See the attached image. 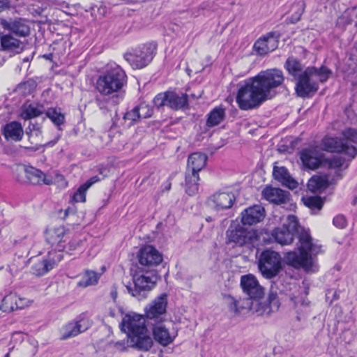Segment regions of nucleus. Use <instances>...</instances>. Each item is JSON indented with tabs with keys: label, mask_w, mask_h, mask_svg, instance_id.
<instances>
[{
	"label": "nucleus",
	"mask_w": 357,
	"mask_h": 357,
	"mask_svg": "<svg viewBox=\"0 0 357 357\" xmlns=\"http://www.w3.org/2000/svg\"><path fill=\"white\" fill-rule=\"evenodd\" d=\"M295 236L298 239L299 253L296 251L285 253L286 264L296 269L302 268L306 273L317 272L319 266L316 256L321 252V247L314 241L308 230L299 225L295 215H288L282 226L275 228L271 233L274 241L282 245L291 244Z\"/></svg>",
	"instance_id": "obj_1"
},
{
	"label": "nucleus",
	"mask_w": 357,
	"mask_h": 357,
	"mask_svg": "<svg viewBox=\"0 0 357 357\" xmlns=\"http://www.w3.org/2000/svg\"><path fill=\"white\" fill-rule=\"evenodd\" d=\"M283 73L277 68L261 71L256 76L245 81L238 91L236 102L239 107L248 110L259 106L275 94V89L282 86Z\"/></svg>",
	"instance_id": "obj_2"
},
{
	"label": "nucleus",
	"mask_w": 357,
	"mask_h": 357,
	"mask_svg": "<svg viewBox=\"0 0 357 357\" xmlns=\"http://www.w3.org/2000/svg\"><path fill=\"white\" fill-rule=\"evenodd\" d=\"M127 83L125 71L118 65H111L106 71L98 78L96 83V90L103 96H111L109 103L118 105L123 100V96L119 92Z\"/></svg>",
	"instance_id": "obj_3"
},
{
	"label": "nucleus",
	"mask_w": 357,
	"mask_h": 357,
	"mask_svg": "<svg viewBox=\"0 0 357 357\" xmlns=\"http://www.w3.org/2000/svg\"><path fill=\"white\" fill-rule=\"evenodd\" d=\"M342 137L327 135L320 142V149L326 152L342 153L352 160L357 155V130L347 128L342 131Z\"/></svg>",
	"instance_id": "obj_4"
},
{
	"label": "nucleus",
	"mask_w": 357,
	"mask_h": 357,
	"mask_svg": "<svg viewBox=\"0 0 357 357\" xmlns=\"http://www.w3.org/2000/svg\"><path fill=\"white\" fill-rule=\"evenodd\" d=\"M332 72L325 66L319 68L307 67L296 78L295 90L301 98L312 96L319 89V83H324L331 76Z\"/></svg>",
	"instance_id": "obj_5"
},
{
	"label": "nucleus",
	"mask_w": 357,
	"mask_h": 357,
	"mask_svg": "<svg viewBox=\"0 0 357 357\" xmlns=\"http://www.w3.org/2000/svg\"><path fill=\"white\" fill-rule=\"evenodd\" d=\"M158 280V276L153 271H144L142 269L135 273L132 276V284L126 285V289L129 294L138 300L146 297L147 293L155 286Z\"/></svg>",
	"instance_id": "obj_6"
},
{
	"label": "nucleus",
	"mask_w": 357,
	"mask_h": 357,
	"mask_svg": "<svg viewBox=\"0 0 357 357\" xmlns=\"http://www.w3.org/2000/svg\"><path fill=\"white\" fill-rule=\"evenodd\" d=\"M257 259L259 271L266 279L277 277L282 270V257L276 251L264 250L257 255Z\"/></svg>",
	"instance_id": "obj_7"
},
{
	"label": "nucleus",
	"mask_w": 357,
	"mask_h": 357,
	"mask_svg": "<svg viewBox=\"0 0 357 357\" xmlns=\"http://www.w3.org/2000/svg\"><path fill=\"white\" fill-rule=\"evenodd\" d=\"M155 51V43H146L127 52L124 54V59L132 68L140 69L146 67L152 61Z\"/></svg>",
	"instance_id": "obj_8"
},
{
	"label": "nucleus",
	"mask_w": 357,
	"mask_h": 357,
	"mask_svg": "<svg viewBox=\"0 0 357 357\" xmlns=\"http://www.w3.org/2000/svg\"><path fill=\"white\" fill-rule=\"evenodd\" d=\"M261 236L262 235H258L255 230H248L241 226L230 227L227 231L229 242H232L239 246L245 245L255 246L257 241L261 240Z\"/></svg>",
	"instance_id": "obj_9"
},
{
	"label": "nucleus",
	"mask_w": 357,
	"mask_h": 357,
	"mask_svg": "<svg viewBox=\"0 0 357 357\" xmlns=\"http://www.w3.org/2000/svg\"><path fill=\"white\" fill-rule=\"evenodd\" d=\"M138 260L140 267L138 269L152 271L151 268L158 266L162 261V255L151 245H146L141 248L138 254Z\"/></svg>",
	"instance_id": "obj_10"
},
{
	"label": "nucleus",
	"mask_w": 357,
	"mask_h": 357,
	"mask_svg": "<svg viewBox=\"0 0 357 357\" xmlns=\"http://www.w3.org/2000/svg\"><path fill=\"white\" fill-rule=\"evenodd\" d=\"M167 306V295L166 294H162L146 307L145 314L146 318L160 323L165 320Z\"/></svg>",
	"instance_id": "obj_11"
},
{
	"label": "nucleus",
	"mask_w": 357,
	"mask_h": 357,
	"mask_svg": "<svg viewBox=\"0 0 357 357\" xmlns=\"http://www.w3.org/2000/svg\"><path fill=\"white\" fill-rule=\"evenodd\" d=\"M45 237L46 241L60 252L66 248L70 232L63 226L54 227L46 229Z\"/></svg>",
	"instance_id": "obj_12"
},
{
	"label": "nucleus",
	"mask_w": 357,
	"mask_h": 357,
	"mask_svg": "<svg viewBox=\"0 0 357 357\" xmlns=\"http://www.w3.org/2000/svg\"><path fill=\"white\" fill-rule=\"evenodd\" d=\"M90 326L88 319L84 314H80L75 319L67 323L61 328V337L62 340H65L71 337H74L79 334L86 331Z\"/></svg>",
	"instance_id": "obj_13"
},
{
	"label": "nucleus",
	"mask_w": 357,
	"mask_h": 357,
	"mask_svg": "<svg viewBox=\"0 0 357 357\" xmlns=\"http://www.w3.org/2000/svg\"><path fill=\"white\" fill-rule=\"evenodd\" d=\"M303 165L309 169L315 170L320 167L325 160V155L317 146L303 149L299 153Z\"/></svg>",
	"instance_id": "obj_14"
},
{
	"label": "nucleus",
	"mask_w": 357,
	"mask_h": 357,
	"mask_svg": "<svg viewBox=\"0 0 357 357\" xmlns=\"http://www.w3.org/2000/svg\"><path fill=\"white\" fill-rule=\"evenodd\" d=\"M63 258V254L61 252H49L42 260L35 263L32 266L31 271L33 274L36 276H43L47 274L55 268Z\"/></svg>",
	"instance_id": "obj_15"
},
{
	"label": "nucleus",
	"mask_w": 357,
	"mask_h": 357,
	"mask_svg": "<svg viewBox=\"0 0 357 357\" xmlns=\"http://www.w3.org/2000/svg\"><path fill=\"white\" fill-rule=\"evenodd\" d=\"M280 36V33L271 31L260 37L254 44L255 51L260 56H264L273 52L278 46Z\"/></svg>",
	"instance_id": "obj_16"
},
{
	"label": "nucleus",
	"mask_w": 357,
	"mask_h": 357,
	"mask_svg": "<svg viewBox=\"0 0 357 357\" xmlns=\"http://www.w3.org/2000/svg\"><path fill=\"white\" fill-rule=\"evenodd\" d=\"M241 287L244 294L252 299H261L264 289L253 275H245L241 278Z\"/></svg>",
	"instance_id": "obj_17"
},
{
	"label": "nucleus",
	"mask_w": 357,
	"mask_h": 357,
	"mask_svg": "<svg viewBox=\"0 0 357 357\" xmlns=\"http://www.w3.org/2000/svg\"><path fill=\"white\" fill-rule=\"evenodd\" d=\"M121 324L124 331H127L130 338H131V336L142 334V332H147L145 318L140 314L126 315Z\"/></svg>",
	"instance_id": "obj_18"
},
{
	"label": "nucleus",
	"mask_w": 357,
	"mask_h": 357,
	"mask_svg": "<svg viewBox=\"0 0 357 357\" xmlns=\"http://www.w3.org/2000/svg\"><path fill=\"white\" fill-rule=\"evenodd\" d=\"M349 158L342 155H333L331 158H326L324 164L331 171H334V180H340L343 177V171L348 168L349 163Z\"/></svg>",
	"instance_id": "obj_19"
},
{
	"label": "nucleus",
	"mask_w": 357,
	"mask_h": 357,
	"mask_svg": "<svg viewBox=\"0 0 357 357\" xmlns=\"http://www.w3.org/2000/svg\"><path fill=\"white\" fill-rule=\"evenodd\" d=\"M279 307L280 302L278 294L271 290L267 301L262 302L261 299H255L254 312L261 316L269 315L271 312L277 311Z\"/></svg>",
	"instance_id": "obj_20"
},
{
	"label": "nucleus",
	"mask_w": 357,
	"mask_h": 357,
	"mask_svg": "<svg viewBox=\"0 0 357 357\" xmlns=\"http://www.w3.org/2000/svg\"><path fill=\"white\" fill-rule=\"evenodd\" d=\"M23 172L26 178L24 182L32 185H50L53 183L52 179L46 175L39 169L32 166H24Z\"/></svg>",
	"instance_id": "obj_21"
},
{
	"label": "nucleus",
	"mask_w": 357,
	"mask_h": 357,
	"mask_svg": "<svg viewBox=\"0 0 357 357\" xmlns=\"http://www.w3.org/2000/svg\"><path fill=\"white\" fill-rule=\"evenodd\" d=\"M265 210L260 205H255L245 209L241 213V222L244 225H256L264 220Z\"/></svg>",
	"instance_id": "obj_22"
},
{
	"label": "nucleus",
	"mask_w": 357,
	"mask_h": 357,
	"mask_svg": "<svg viewBox=\"0 0 357 357\" xmlns=\"http://www.w3.org/2000/svg\"><path fill=\"white\" fill-rule=\"evenodd\" d=\"M307 290L305 289L298 295L294 294L291 296V301L294 303V309L297 313L298 321L310 312V301L307 298Z\"/></svg>",
	"instance_id": "obj_23"
},
{
	"label": "nucleus",
	"mask_w": 357,
	"mask_h": 357,
	"mask_svg": "<svg viewBox=\"0 0 357 357\" xmlns=\"http://www.w3.org/2000/svg\"><path fill=\"white\" fill-rule=\"evenodd\" d=\"M0 24L5 29L9 30L13 33L20 37H26L30 33V28L27 23L22 20L8 21L0 18Z\"/></svg>",
	"instance_id": "obj_24"
},
{
	"label": "nucleus",
	"mask_w": 357,
	"mask_h": 357,
	"mask_svg": "<svg viewBox=\"0 0 357 357\" xmlns=\"http://www.w3.org/2000/svg\"><path fill=\"white\" fill-rule=\"evenodd\" d=\"M262 196L267 201L276 204L286 203L289 199V192L271 186H267L262 190Z\"/></svg>",
	"instance_id": "obj_25"
},
{
	"label": "nucleus",
	"mask_w": 357,
	"mask_h": 357,
	"mask_svg": "<svg viewBox=\"0 0 357 357\" xmlns=\"http://www.w3.org/2000/svg\"><path fill=\"white\" fill-rule=\"evenodd\" d=\"M45 108L43 104L26 101L22 106L20 116L24 120H31L44 114Z\"/></svg>",
	"instance_id": "obj_26"
},
{
	"label": "nucleus",
	"mask_w": 357,
	"mask_h": 357,
	"mask_svg": "<svg viewBox=\"0 0 357 357\" xmlns=\"http://www.w3.org/2000/svg\"><path fill=\"white\" fill-rule=\"evenodd\" d=\"M210 202L217 211L230 208L235 202V197L232 192H219L214 194Z\"/></svg>",
	"instance_id": "obj_27"
},
{
	"label": "nucleus",
	"mask_w": 357,
	"mask_h": 357,
	"mask_svg": "<svg viewBox=\"0 0 357 357\" xmlns=\"http://www.w3.org/2000/svg\"><path fill=\"white\" fill-rule=\"evenodd\" d=\"M26 134L28 136L29 141L31 144H34L33 147H26L28 149H31L33 151H38L41 147H52L54 146L58 141L61 138V133H57L54 139L51 141H49L44 144H41L42 139V131H33V130H26Z\"/></svg>",
	"instance_id": "obj_28"
},
{
	"label": "nucleus",
	"mask_w": 357,
	"mask_h": 357,
	"mask_svg": "<svg viewBox=\"0 0 357 357\" xmlns=\"http://www.w3.org/2000/svg\"><path fill=\"white\" fill-rule=\"evenodd\" d=\"M167 107L177 110L188 109V96L186 93H178L175 91H167Z\"/></svg>",
	"instance_id": "obj_29"
},
{
	"label": "nucleus",
	"mask_w": 357,
	"mask_h": 357,
	"mask_svg": "<svg viewBox=\"0 0 357 357\" xmlns=\"http://www.w3.org/2000/svg\"><path fill=\"white\" fill-rule=\"evenodd\" d=\"M273 175L275 180L289 189L294 190L298 187V183L291 176L287 169L284 167L275 166Z\"/></svg>",
	"instance_id": "obj_30"
},
{
	"label": "nucleus",
	"mask_w": 357,
	"mask_h": 357,
	"mask_svg": "<svg viewBox=\"0 0 357 357\" xmlns=\"http://www.w3.org/2000/svg\"><path fill=\"white\" fill-rule=\"evenodd\" d=\"M207 158L206 155L199 152L190 154L188 159L186 172L199 174V172L205 167Z\"/></svg>",
	"instance_id": "obj_31"
},
{
	"label": "nucleus",
	"mask_w": 357,
	"mask_h": 357,
	"mask_svg": "<svg viewBox=\"0 0 357 357\" xmlns=\"http://www.w3.org/2000/svg\"><path fill=\"white\" fill-rule=\"evenodd\" d=\"M3 135L7 140L19 142L24 135L23 128L17 121L10 122L3 127Z\"/></svg>",
	"instance_id": "obj_32"
},
{
	"label": "nucleus",
	"mask_w": 357,
	"mask_h": 357,
	"mask_svg": "<svg viewBox=\"0 0 357 357\" xmlns=\"http://www.w3.org/2000/svg\"><path fill=\"white\" fill-rule=\"evenodd\" d=\"M336 181L337 180H334V177L329 173L324 176L312 177L309 180L307 187L310 190L316 191L326 188Z\"/></svg>",
	"instance_id": "obj_33"
},
{
	"label": "nucleus",
	"mask_w": 357,
	"mask_h": 357,
	"mask_svg": "<svg viewBox=\"0 0 357 357\" xmlns=\"http://www.w3.org/2000/svg\"><path fill=\"white\" fill-rule=\"evenodd\" d=\"M130 339L132 347L144 351H149L153 344L152 338L146 335V332L131 336Z\"/></svg>",
	"instance_id": "obj_34"
},
{
	"label": "nucleus",
	"mask_w": 357,
	"mask_h": 357,
	"mask_svg": "<svg viewBox=\"0 0 357 357\" xmlns=\"http://www.w3.org/2000/svg\"><path fill=\"white\" fill-rule=\"evenodd\" d=\"M153 334L155 341L163 346L169 344L174 340L168 329L160 323L153 327Z\"/></svg>",
	"instance_id": "obj_35"
},
{
	"label": "nucleus",
	"mask_w": 357,
	"mask_h": 357,
	"mask_svg": "<svg viewBox=\"0 0 357 357\" xmlns=\"http://www.w3.org/2000/svg\"><path fill=\"white\" fill-rule=\"evenodd\" d=\"M1 45L4 50L20 53L23 50V43L10 34L1 36Z\"/></svg>",
	"instance_id": "obj_36"
},
{
	"label": "nucleus",
	"mask_w": 357,
	"mask_h": 357,
	"mask_svg": "<svg viewBox=\"0 0 357 357\" xmlns=\"http://www.w3.org/2000/svg\"><path fill=\"white\" fill-rule=\"evenodd\" d=\"M45 116L43 118V120L46 117L49 118L52 122L58 128L59 131L62 130L61 126L65 123V115L61 112L60 109L49 108L44 113Z\"/></svg>",
	"instance_id": "obj_37"
},
{
	"label": "nucleus",
	"mask_w": 357,
	"mask_h": 357,
	"mask_svg": "<svg viewBox=\"0 0 357 357\" xmlns=\"http://www.w3.org/2000/svg\"><path fill=\"white\" fill-rule=\"evenodd\" d=\"M225 117V109L222 107H215L208 114L206 126L208 127H214L219 125Z\"/></svg>",
	"instance_id": "obj_38"
},
{
	"label": "nucleus",
	"mask_w": 357,
	"mask_h": 357,
	"mask_svg": "<svg viewBox=\"0 0 357 357\" xmlns=\"http://www.w3.org/2000/svg\"><path fill=\"white\" fill-rule=\"evenodd\" d=\"M199 174L186 172L185 173V192L189 195H195L199 188Z\"/></svg>",
	"instance_id": "obj_39"
},
{
	"label": "nucleus",
	"mask_w": 357,
	"mask_h": 357,
	"mask_svg": "<svg viewBox=\"0 0 357 357\" xmlns=\"http://www.w3.org/2000/svg\"><path fill=\"white\" fill-rule=\"evenodd\" d=\"M284 68L289 75L297 78L299 73H302L303 66L297 59L290 56L287 59L284 63Z\"/></svg>",
	"instance_id": "obj_40"
},
{
	"label": "nucleus",
	"mask_w": 357,
	"mask_h": 357,
	"mask_svg": "<svg viewBox=\"0 0 357 357\" xmlns=\"http://www.w3.org/2000/svg\"><path fill=\"white\" fill-rule=\"evenodd\" d=\"M346 65L349 70L355 73L357 71V42L348 52L345 58Z\"/></svg>",
	"instance_id": "obj_41"
},
{
	"label": "nucleus",
	"mask_w": 357,
	"mask_h": 357,
	"mask_svg": "<svg viewBox=\"0 0 357 357\" xmlns=\"http://www.w3.org/2000/svg\"><path fill=\"white\" fill-rule=\"evenodd\" d=\"M304 204L312 211H319L324 205L323 199L318 196H310L303 198Z\"/></svg>",
	"instance_id": "obj_42"
},
{
	"label": "nucleus",
	"mask_w": 357,
	"mask_h": 357,
	"mask_svg": "<svg viewBox=\"0 0 357 357\" xmlns=\"http://www.w3.org/2000/svg\"><path fill=\"white\" fill-rule=\"evenodd\" d=\"M139 115L136 106L124 114L123 116V124L127 127L132 126L140 119Z\"/></svg>",
	"instance_id": "obj_43"
},
{
	"label": "nucleus",
	"mask_w": 357,
	"mask_h": 357,
	"mask_svg": "<svg viewBox=\"0 0 357 357\" xmlns=\"http://www.w3.org/2000/svg\"><path fill=\"white\" fill-rule=\"evenodd\" d=\"M16 294L10 293L4 296L0 305V310L5 312H10L14 310Z\"/></svg>",
	"instance_id": "obj_44"
},
{
	"label": "nucleus",
	"mask_w": 357,
	"mask_h": 357,
	"mask_svg": "<svg viewBox=\"0 0 357 357\" xmlns=\"http://www.w3.org/2000/svg\"><path fill=\"white\" fill-rule=\"evenodd\" d=\"M305 8V3L303 1H299L293 5V10L294 13L291 15L289 18V22L292 24H295L298 22L304 13Z\"/></svg>",
	"instance_id": "obj_45"
},
{
	"label": "nucleus",
	"mask_w": 357,
	"mask_h": 357,
	"mask_svg": "<svg viewBox=\"0 0 357 357\" xmlns=\"http://www.w3.org/2000/svg\"><path fill=\"white\" fill-rule=\"evenodd\" d=\"M98 280V275L96 272L88 271L83 276L82 280L79 282V284L82 287H88L93 285L97 283Z\"/></svg>",
	"instance_id": "obj_46"
},
{
	"label": "nucleus",
	"mask_w": 357,
	"mask_h": 357,
	"mask_svg": "<svg viewBox=\"0 0 357 357\" xmlns=\"http://www.w3.org/2000/svg\"><path fill=\"white\" fill-rule=\"evenodd\" d=\"M354 22V19L351 17L347 9L337 20V26L344 29L347 25L351 24Z\"/></svg>",
	"instance_id": "obj_47"
},
{
	"label": "nucleus",
	"mask_w": 357,
	"mask_h": 357,
	"mask_svg": "<svg viewBox=\"0 0 357 357\" xmlns=\"http://www.w3.org/2000/svg\"><path fill=\"white\" fill-rule=\"evenodd\" d=\"M137 109L139 114V116L140 119L149 118L153 114L152 108L145 103H142L139 105L137 106Z\"/></svg>",
	"instance_id": "obj_48"
},
{
	"label": "nucleus",
	"mask_w": 357,
	"mask_h": 357,
	"mask_svg": "<svg viewBox=\"0 0 357 357\" xmlns=\"http://www.w3.org/2000/svg\"><path fill=\"white\" fill-rule=\"evenodd\" d=\"M238 302L239 310L241 311V310L255 311V299H252L250 297H248L239 301Z\"/></svg>",
	"instance_id": "obj_49"
},
{
	"label": "nucleus",
	"mask_w": 357,
	"mask_h": 357,
	"mask_svg": "<svg viewBox=\"0 0 357 357\" xmlns=\"http://www.w3.org/2000/svg\"><path fill=\"white\" fill-rule=\"evenodd\" d=\"M153 102L154 105L158 108H160L163 106L167 107V91L158 93L153 98Z\"/></svg>",
	"instance_id": "obj_50"
},
{
	"label": "nucleus",
	"mask_w": 357,
	"mask_h": 357,
	"mask_svg": "<svg viewBox=\"0 0 357 357\" xmlns=\"http://www.w3.org/2000/svg\"><path fill=\"white\" fill-rule=\"evenodd\" d=\"M87 188L81 185L73 195V199L76 202H84L86 201V192Z\"/></svg>",
	"instance_id": "obj_51"
},
{
	"label": "nucleus",
	"mask_w": 357,
	"mask_h": 357,
	"mask_svg": "<svg viewBox=\"0 0 357 357\" xmlns=\"http://www.w3.org/2000/svg\"><path fill=\"white\" fill-rule=\"evenodd\" d=\"M333 224L339 229H343L347 226V220L344 215H337L333 218Z\"/></svg>",
	"instance_id": "obj_52"
},
{
	"label": "nucleus",
	"mask_w": 357,
	"mask_h": 357,
	"mask_svg": "<svg viewBox=\"0 0 357 357\" xmlns=\"http://www.w3.org/2000/svg\"><path fill=\"white\" fill-rule=\"evenodd\" d=\"M239 302L236 301L234 298H231V302L229 304V309L231 312L235 313H240L241 310H239Z\"/></svg>",
	"instance_id": "obj_53"
},
{
	"label": "nucleus",
	"mask_w": 357,
	"mask_h": 357,
	"mask_svg": "<svg viewBox=\"0 0 357 357\" xmlns=\"http://www.w3.org/2000/svg\"><path fill=\"white\" fill-rule=\"evenodd\" d=\"M26 305V300L24 298H21L17 297L16 295V300L15 302L14 310L17 309H22Z\"/></svg>",
	"instance_id": "obj_54"
},
{
	"label": "nucleus",
	"mask_w": 357,
	"mask_h": 357,
	"mask_svg": "<svg viewBox=\"0 0 357 357\" xmlns=\"http://www.w3.org/2000/svg\"><path fill=\"white\" fill-rule=\"evenodd\" d=\"M26 130H33V131H42V125L41 123H33L31 121L29 123V125L28 128H26Z\"/></svg>",
	"instance_id": "obj_55"
},
{
	"label": "nucleus",
	"mask_w": 357,
	"mask_h": 357,
	"mask_svg": "<svg viewBox=\"0 0 357 357\" xmlns=\"http://www.w3.org/2000/svg\"><path fill=\"white\" fill-rule=\"evenodd\" d=\"M110 98H109L108 100H109ZM96 103L97 104V105L99 107V108L100 109H107V105L113 106L111 103H109V100H107V102H105L104 100H102L101 98H100L98 97H97L96 98Z\"/></svg>",
	"instance_id": "obj_56"
},
{
	"label": "nucleus",
	"mask_w": 357,
	"mask_h": 357,
	"mask_svg": "<svg viewBox=\"0 0 357 357\" xmlns=\"http://www.w3.org/2000/svg\"><path fill=\"white\" fill-rule=\"evenodd\" d=\"M347 10L351 16L354 19L355 26L357 27V6L347 8Z\"/></svg>",
	"instance_id": "obj_57"
},
{
	"label": "nucleus",
	"mask_w": 357,
	"mask_h": 357,
	"mask_svg": "<svg viewBox=\"0 0 357 357\" xmlns=\"http://www.w3.org/2000/svg\"><path fill=\"white\" fill-rule=\"evenodd\" d=\"M100 181V178L98 176H92L90 178L88 181H86L84 184H82L84 186H85L87 189H89L92 185L97 183Z\"/></svg>",
	"instance_id": "obj_58"
},
{
	"label": "nucleus",
	"mask_w": 357,
	"mask_h": 357,
	"mask_svg": "<svg viewBox=\"0 0 357 357\" xmlns=\"http://www.w3.org/2000/svg\"><path fill=\"white\" fill-rule=\"evenodd\" d=\"M82 243V242L80 240H73L72 241H70L68 244L69 250H74L77 249V247L80 246Z\"/></svg>",
	"instance_id": "obj_59"
},
{
	"label": "nucleus",
	"mask_w": 357,
	"mask_h": 357,
	"mask_svg": "<svg viewBox=\"0 0 357 357\" xmlns=\"http://www.w3.org/2000/svg\"><path fill=\"white\" fill-rule=\"evenodd\" d=\"M10 7V1L8 0H0V13L6 10Z\"/></svg>",
	"instance_id": "obj_60"
},
{
	"label": "nucleus",
	"mask_w": 357,
	"mask_h": 357,
	"mask_svg": "<svg viewBox=\"0 0 357 357\" xmlns=\"http://www.w3.org/2000/svg\"><path fill=\"white\" fill-rule=\"evenodd\" d=\"M117 295H118L117 289L116 288V287L113 286L110 290V296L114 301H116V299L117 298Z\"/></svg>",
	"instance_id": "obj_61"
},
{
	"label": "nucleus",
	"mask_w": 357,
	"mask_h": 357,
	"mask_svg": "<svg viewBox=\"0 0 357 357\" xmlns=\"http://www.w3.org/2000/svg\"><path fill=\"white\" fill-rule=\"evenodd\" d=\"M115 347L118 349H123L124 348V343L121 342H117L116 344H115Z\"/></svg>",
	"instance_id": "obj_62"
},
{
	"label": "nucleus",
	"mask_w": 357,
	"mask_h": 357,
	"mask_svg": "<svg viewBox=\"0 0 357 357\" xmlns=\"http://www.w3.org/2000/svg\"><path fill=\"white\" fill-rule=\"evenodd\" d=\"M262 241H264L266 243H270L272 242V238H270L268 240H266L264 238H263Z\"/></svg>",
	"instance_id": "obj_63"
},
{
	"label": "nucleus",
	"mask_w": 357,
	"mask_h": 357,
	"mask_svg": "<svg viewBox=\"0 0 357 357\" xmlns=\"http://www.w3.org/2000/svg\"><path fill=\"white\" fill-rule=\"evenodd\" d=\"M339 296L336 292L334 293L333 298L334 299H338Z\"/></svg>",
	"instance_id": "obj_64"
}]
</instances>
